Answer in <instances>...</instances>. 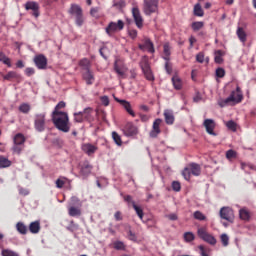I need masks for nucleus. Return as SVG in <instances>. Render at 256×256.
I'll return each mask as SVG.
<instances>
[{
  "label": "nucleus",
  "mask_w": 256,
  "mask_h": 256,
  "mask_svg": "<svg viewBox=\"0 0 256 256\" xmlns=\"http://www.w3.org/2000/svg\"><path fill=\"white\" fill-rule=\"evenodd\" d=\"M51 118H52V123L54 125V127L62 132V133H69L70 128H71V124H70V120H69V115L68 113L65 114H51Z\"/></svg>",
  "instance_id": "nucleus-1"
},
{
  "label": "nucleus",
  "mask_w": 256,
  "mask_h": 256,
  "mask_svg": "<svg viewBox=\"0 0 256 256\" xmlns=\"http://www.w3.org/2000/svg\"><path fill=\"white\" fill-rule=\"evenodd\" d=\"M243 100V95L241 92V88L239 86L236 87V90H233L230 93L228 98L222 99L218 102L219 107L224 108L228 106L230 103L238 104L241 103Z\"/></svg>",
  "instance_id": "nucleus-2"
},
{
  "label": "nucleus",
  "mask_w": 256,
  "mask_h": 256,
  "mask_svg": "<svg viewBox=\"0 0 256 256\" xmlns=\"http://www.w3.org/2000/svg\"><path fill=\"white\" fill-rule=\"evenodd\" d=\"M68 13L73 16L76 26L82 27L84 25L85 17L83 8H81L78 4H71Z\"/></svg>",
  "instance_id": "nucleus-3"
},
{
  "label": "nucleus",
  "mask_w": 256,
  "mask_h": 256,
  "mask_svg": "<svg viewBox=\"0 0 256 256\" xmlns=\"http://www.w3.org/2000/svg\"><path fill=\"white\" fill-rule=\"evenodd\" d=\"M191 175L199 176L201 175V166L197 163H190L188 167L184 168L182 170V176L184 180L190 181Z\"/></svg>",
  "instance_id": "nucleus-4"
},
{
  "label": "nucleus",
  "mask_w": 256,
  "mask_h": 256,
  "mask_svg": "<svg viewBox=\"0 0 256 256\" xmlns=\"http://www.w3.org/2000/svg\"><path fill=\"white\" fill-rule=\"evenodd\" d=\"M197 235L200 239H202L211 246H215L217 243L216 238L207 231L206 227H199L197 229Z\"/></svg>",
  "instance_id": "nucleus-5"
},
{
  "label": "nucleus",
  "mask_w": 256,
  "mask_h": 256,
  "mask_svg": "<svg viewBox=\"0 0 256 256\" xmlns=\"http://www.w3.org/2000/svg\"><path fill=\"white\" fill-rule=\"evenodd\" d=\"M129 69L126 67L124 60L122 58H116L114 63V71L118 75V79H126V72Z\"/></svg>",
  "instance_id": "nucleus-6"
},
{
  "label": "nucleus",
  "mask_w": 256,
  "mask_h": 256,
  "mask_svg": "<svg viewBox=\"0 0 256 256\" xmlns=\"http://www.w3.org/2000/svg\"><path fill=\"white\" fill-rule=\"evenodd\" d=\"M124 27H125V24L123 20H118L117 23L111 21L107 25L105 32L109 37H113L115 33L122 31Z\"/></svg>",
  "instance_id": "nucleus-7"
},
{
  "label": "nucleus",
  "mask_w": 256,
  "mask_h": 256,
  "mask_svg": "<svg viewBox=\"0 0 256 256\" xmlns=\"http://www.w3.org/2000/svg\"><path fill=\"white\" fill-rule=\"evenodd\" d=\"M143 2V12L145 15L150 16L158 11V0H143Z\"/></svg>",
  "instance_id": "nucleus-8"
},
{
  "label": "nucleus",
  "mask_w": 256,
  "mask_h": 256,
  "mask_svg": "<svg viewBox=\"0 0 256 256\" xmlns=\"http://www.w3.org/2000/svg\"><path fill=\"white\" fill-rule=\"evenodd\" d=\"M140 67H141V70L143 71L145 79H147L148 81L155 80V76L152 73L151 66L147 58L142 59V61L140 62Z\"/></svg>",
  "instance_id": "nucleus-9"
},
{
  "label": "nucleus",
  "mask_w": 256,
  "mask_h": 256,
  "mask_svg": "<svg viewBox=\"0 0 256 256\" xmlns=\"http://www.w3.org/2000/svg\"><path fill=\"white\" fill-rule=\"evenodd\" d=\"M45 117L46 114H36L34 117V128L37 132L42 133L45 131Z\"/></svg>",
  "instance_id": "nucleus-10"
},
{
  "label": "nucleus",
  "mask_w": 256,
  "mask_h": 256,
  "mask_svg": "<svg viewBox=\"0 0 256 256\" xmlns=\"http://www.w3.org/2000/svg\"><path fill=\"white\" fill-rule=\"evenodd\" d=\"M219 216L223 220L233 223L234 220V211L231 207H223L219 210Z\"/></svg>",
  "instance_id": "nucleus-11"
},
{
  "label": "nucleus",
  "mask_w": 256,
  "mask_h": 256,
  "mask_svg": "<svg viewBox=\"0 0 256 256\" xmlns=\"http://www.w3.org/2000/svg\"><path fill=\"white\" fill-rule=\"evenodd\" d=\"M142 42H143L142 44H138V49H140L141 51H147L150 54H155L156 52L155 45L149 38L145 37L142 40Z\"/></svg>",
  "instance_id": "nucleus-12"
},
{
  "label": "nucleus",
  "mask_w": 256,
  "mask_h": 256,
  "mask_svg": "<svg viewBox=\"0 0 256 256\" xmlns=\"http://www.w3.org/2000/svg\"><path fill=\"white\" fill-rule=\"evenodd\" d=\"M124 135L128 137H132L138 135L139 130L138 127L133 124V122H127L123 129Z\"/></svg>",
  "instance_id": "nucleus-13"
},
{
  "label": "nucleus",
  "mask_w": 256,
  "mask_h": 256,
  "mask_svg": "<svg viewBox=\"0 0 256 256\" xmlns=\"http://www.w3.org/2000/svg\"><path fill=\"white\" fill-rule=\"evenodd\" d=\"M80 167V175L83 179H86L92 173V165L88 161H84L79 164Z\"/></svg>",
  "instance_id": "nucleus-14"
},
{
  "label": "nucleus",
  "mask_w": 256,
  "mask_h": 256,
  "mask_svg": "<svg viewBox=\"0 0 256 256\" xmlns=\"http://www.w3.org/2000/svg\"><path fill=\"white\" fill-rule=\"evenodd\" d=\"M34 63L38 70H45L47 69L48 59L44 55H38L34 58Z\"/></svg>",
  "instance_id": "nucleus-15"
},
{
  "label": "nucleus",
  "mask_w": 256,
  "mask_h": 256,
  "mask_svg": "<svg viewBox=\"0 0 256 256\" xmlns=\"http://www.w3.org/2000/svg\"><path fill=\"white\" fill-rule=\"evenodd\" d=\"M162 120L160 118H157L152 125V130L150 132L151 138H157L158 135L161 134L160 126H161Z\"/></svg>",
  "instance_id": "nucleus-16"
},
{
  "label": "nucleus",
  "mask_w": 256,
  "mask_h": 256,
  "mask_svg": "<svg viewBox=\"0 0 256 256\" xmlns=\"http://www.w3.org/2000/svg\"><path fill=\"white\" fill-rule=\"evenodd\" d=\"M132 14L137 28L141 29L143 27V18L141 16L139 8L134 7L132 10Z\"/></svg>",
  "instance_id": "nucleus-17"
},
{
  "label": "nucleus",
  "mask_w": 256,
  "mask_h": 256,
  "mask_svg": "<svg viewBox=\"0 0 256 256\" xmlns=\"http://www.w3.org/2000/svg\"><path fill=\"white\" fill-rule=\"evenodd\" d=\"M39 8H40L39 4L35 1H28L25 4V9L27 11L32 10L33 11V16L36 17V18H38L39 15H40Z\"/></svg>",
  "instance_id": "nucleus-18"
},
{
  "label": "nucleus",
  "mask_w": 256,
  "mask_h": 256,
  "mask_svg": "<svg viewBox=\"0 0 256 256\" xmlns=\"http://www.w3.org/2000/svg\"><path fill=\"white\" fill-rule=\"evenodd\" d=\"M85 121L92 123L95 118L93 116L94 109L92 107L84 108L83 111H80Z\"/></svg>",
  "instance_id": "nucleus-19"
},
{
  "label": "nucleus",
  "mask_w": 256,
  "mask_h": 256,
  "mask_svg": "<svg viewBox=\"0 0 256 256\" xmlns=\"http://www.w3.org/2000/svg\"><path fill=\"white\" fill-rule=\"evenodd\" d=\"M164 120L166 125L172 126L175 123V115H174V111L170 110V109H166L164 110Z\"/></svg>",
  "instance_id": "nucleus-20"
},
{
  "label": "nucleus",
  "mask_w": 256,
  "mask_h": 256,
  "mask_svg": "<svg viewBox=\"0 0 256 256\" xmlns=\"http://www.w3.org/2000/svg\"><path fill=\"white\" fill-rule=\"evenodd\" d=\"M117 103H119L120 105L123 106V108L125 109V111L132 116L133 118H135L136 114L134 113L131 103L129 101L126 100H121V99H117L116 98Z\"/></svg>",
  "instance_id": "nucleus-21"
},
{
  "label": "nucleus",
  "mask_w": 256,
  "mask_h": 256,
  "mask_svg": "<svg viewBox=\"0 0 256 256\" xmlns=\"http://www.w3.org/2000/svg\"><path fill=\"white\" fill-rule=\"evenodd\" d=\"M204 127L206 128V132L209 134V135H212V136H216V133L214 132V129L216 127V124L214 122V120L212 119H206L204 121Z\"/></svg>",
  "instance_id": "nucleus-22"
},
{
  "label": "nucleus",
  "mask_w": 256,
  "mask_h": 256,
  "mask_svg": "<svg viewBox=\"0 0 256 256\" xmlns=\"http://www.w3.org/2000/svg\"><path fill=\"white\" fill-rule=\"evenodd\" d=\"M97 150H98V147L90 143H86L82 145V151L86 153L88 156H93Z\"/></svg>",
  "instance_id": "nucleus-23"
},
{
  "label": "nucleus",
  "mask_w": 256,
  "mask_h": 256,
  "mask_svg": "<svg viewBox=\"0 0 256 256\" xmlns=\"http://www.w3.org/2000/svg\"><path fill=\"white\" fill-rule=\"evenodd\" d=\"M85 72L82 74L83 80L86 81L88 86L94 84L95 77L92 70H84Z\"/></svg>",
  "instance_id": "nucleus-24"
},
{
  "label": "nucleus",
  "mask_w": 256,
  "mask_h": 256,
  "mask_svg": "<svg viewBox=\"0 0 256 256\" xmlns=\"http://www.w3.org/2000/svg\"><path fill=\"white\" fill-rule=\"evenodd\" d=\"M28 230L32 234H38L41 231L40 220L33 221L29 224Z\"/></svg>",
  "instance_id": "nucleus-25"
},
{
  "label": "nucleus",
  "mask_w": 256,
  "mask_h": 256,
  "mask_svg": "<svg viewBox=\"0 0 256 256\" xmlns=\"http://www.w3.org/2000/svg\"><path fill=\"white\" fill-rule=\"evenodd\" d=\"M3 79L7 81H19L21 80V75L17 74L15 71H9L7 74L3 76Z\"/></svg>",
  "instance_id": "nucleus-26"
},
{
  "label": "nucleus",
  "mask_w": 256,
  "mask_h": 256,
  "mask_svg": "<svg viewBox=\"0 0 256 256\" xmlns=\"http://www.w3.org/2000/svg\"><path fill=\"white\" fill-rule=\"evenodd\" d=\"M163 59L165 62H170V55H171V47L169 43H165L163 45Z\"/></svg>",
  "instance_id": "nucleus-27"
},
{
  "label": "nucleus",
  "mask_w": 256,
  "mask_h": 256,
  "mask_svg": "<svg viewBox=\"0 0 256 256\" xmlns=\"http://www.w3.org/2000/svg\"><path fill=\"white\" fill-rule=\"evenodd\" d=\"M66 108V103L63 101L58 102V104L55 106L54 111L52 112V115H55L56 113L58 115L60 114H67L66 112L61 111L62 109Z\"/></svg>",
  "instance_id": "nucleus-28"
},
{
  "label": "nucleus",
  "mask_w": 256,
  "mask_h": 256,
  "mask_svg": "<svg viewBox=\"0 0 256 256\" xmlns=\"http://www.w3.org/2000/svg\"><path fill=\"white\" fill-rule=\"evenodd\" d=\"M172 84L175 90H181V88H183V82L181 81V79L179 78V76L174 75L172 77Z\"/></svg>",
  "instance_id": "nucleus-29"
},
{
  "label": "nucleus",
  "mask_w": 256,
  "mask_h": 256,
  "mask_svg": "<svg viewBox=\"0 0 256 256\" xmlns=\"http://www.w3.org/2000/svg\"><path fill=\"white\" fill-rule=\"evenodd\" d=\"M79 66L83 69V71H91V61L88 58H83L79 61Z\"/></svg>",
  "instance_id": "nucleus-30"
},
{
  "label": "nucleus",
  "mask_w": 256,
  "mask_h": 256,
  "mask_svg": "<svg viewBox=\"0 0 256 256\" xmlns=\"http://www.w3.org/2000/svg\"><path fill=\"white\" fill-rule=\"evenodd\" d=\"M193 15L196 17H203L204 16V10L200 3H197L193 7Z\"/></svg>",
  "instance_id": "nucleus-31"
},
{
  "label": "nucleus",
  "mask_w": 256,
  "mask_h": 256,
  "mask_svg": "<svg viewBox=\"0 0 256 256\" xmlns=\"http://www.w3.org/2000/svg\"><path fill=\"white\" fill-rule=\"evenodd\" d=\"M26 142V138L22 133H18L14 137V144L15 145H22L24 146V143Z\"/></svg>",
  "instance_id": "nucleus-32"
},
{
  "label": "nucleus",
  "mask_w": 256,
  "mask_h": 256,
  "mask_svg": "<svg viewBox=\"0 0 256 256\" xmlns=\"http://www.w3.org/2000/svg\"><path fill=\"white\" fill-rule=\"evenodd\" d=\"M237 37L240 39L242 43L247 42V33L243 30L242 27H238L237 29Z\"/></svg>",
  "instance_id": "nucleus-33"
},
{
  "label": "nucleus",
  "mask_w": 256,
  "mask_h": 256,
  "mask_svg": "<svg viewBox=\"0 0 256 256\" xmlns=\"http://www.w3.org/2000/svg\"><path fill=\"white\" fill-rule=\"evenodd\" d=\"M0 62L4 63L9 68L12 67L11 59L2 51H0Z\"/></svg>",
  "instance_id": "nucleus-34"
},
{
  "label": "nucleus",
  "mask_w": 256,
  "mask_h": 256,
  "mask_svg": "<svg viewBox=\"0 0 256 256\" xmlns=\"http://www.w3.org/2000/svg\"><path fill=\"white\" fill-rule=\"evenodd\" d=\"M12 166V162L3 155H0V168H8Z\"/></svg>",
  "instance_id": "nucleus-35"
},
{
  "label": "nucleus",
  "mask_w": 256,
  "mask_h": 256,
  "mask_svg": "<svg viewBox=\"0 0 256 256\" xmlns=\"http://www.w3.org/2000/svg\"><path fill=\"white\" fill-rule=\"evenodd\" d=\"M193 218L200 222L207 221L205 214L199 210L193 212Z\"/></svg>",
  "instance_id": "nucleus-36"
},
{
  "label": "nucleus",
  "mask_w": 256,
  "mask_h": 256,
  "mask_svg": "<svg viewBox=\"0 0 256 256\" xmlns=\"http://www.w3.org/2000/svg\"><path fill=\"white\" fill-rule=\"evenodd\" d=\"M68 212H69V215L71 217H77V216H80L81 215V210L79 207H75V206H70L68 208Z\"/></svg>",
  "instance_id": "nucleus-37"
},
{
  "label": "nucleus",
  "mask_w": 256,
  "mask_h": 256,
  "mask_svg": "<svg viewBox=\"0 0 256 256\" xmlns=\"http://www.w3.org/2000/svg\"><path fill=\"white\" fill-rule=\"evenodd\" d=\"M16 230L19 232V234L26 235L27 234V226L23 222H18L16 224Z\"/></svg>",
  "instance_id": "nucleus-38"
},
{
  "label": "nucleus",
  "mask_w": 256,
  "mask_h": 256,
  "mask_svg": "<svg viewBox=\"0 0 256 256\" xmlns=\"http://www.w3.org/2000/svg\"><path fill=\"white\" fill-rule=\"evenodd\" d=\"M223 50H216L215 51V63L222 64L223 63V56H224Z\"/></svg>",
  "instance_id": "nucleus-39"
},
{
  "label": "nucleus",
  "mask_w": 256,
  "mask_h": 256,
  "mask_svg": "<svg viewBox=\"0 0 256 256\" xmlns=\"http://www.w3.org/2000/svg\"><path fill=\"white\" fill-rule=\"evenodd\" d=\"M204 26H205V23H204V22H202V21H196V22H193V23L191 24V29H192L194 32H197V31L203 29Z\"/></svg>",
  "instance_id": "nucleus-40"
},
{
  "label": "nucleus",
  "mask_w": 256,
  "mask_h": 256,
  "mask_svg": "<svg viewBox=\"0 0 256 256\" xmlns=\"http://www.w3.org/2000/svg\"><path fill=\"white\" fill-rule=\"evenodd\" d=\"M73 120H74L75 123H79V124L86 121L81 112H75L73 114Z\"/></svg>",
  "instance_id": "nucleus-41"
},
{
  "label": "nucleus",
  "mask_w": 256,
  "mask_h": 256,
  "mask_svg": "<svg viewBox=\"0 0 256 256\" xmlns=\"http://www.w3.org/2000/svg\"><path fill=\"white\" fill-rule=\"evenodd\" d=\"M199 253L201 256H210L209 253L211 252V249L209 247H206L204 245H199L198 246Z\"/></svg>",
  "instance_id": "nucleus-42"
},
{
  "label": "nucleus",
  "mask_w": 256,
  "mask_h": 256,
  "mask_svg": "<svg viewBox=\"0 0 256 256\" xmlns=\"http://www.w3.org/2000/svg\"><path fill=\"white\" fill-rule=\"evenodd\" d=\"M183 239L187 243H191L195 240V234L192 233V232H186V233L183 234Z\"/></svg>",
  "instance_id": "nucleus-43"
},
{
  "label": "nucleus",
  "mask_w": 256,
  "mask_h": 256,
  "mask_svg": "<svg viewBox=\"0 0 256 256\" xmlns=\"http://www.w3.org/2000/svg\"><path fill=\"white\" fill-rule=\"evenodd\" d=\"M240 218L243 221H249L250 219V213L247 209H241L240 210Z\"/></svg>",
  "instance_id": "nucleus-44"
},
{
  "label": "nucleus",
  "mask_w": 256,
  "mask_h": 256,
  "mask_svg": "<svg viewBox=\"0 0 256 256\" xmlns=\"http://www.w3.org/2000/svg\"><path fill=\"white\" fill-rule=\"evenodd\" d=\"M112 140H114V142L118 146H122V144H123L121 136L117 132H115V131L112 132Z\"/></svg>",
  "instance_id": "nucleus-45"
},
{
  "label": "nucleus",
  "mask_w": 256,
  "mask_h": 256,
  "mask_svg": "<svg viewBox=\"0 0 256 256\" xmlns=\"http://www.w3.org/2000/svg\"><path fill=\"white\" fill-rule=\"evenodd\" d=\"M1 256H20V254L14 250L4 249L1 250Z\"/></svg>",
  "instance_id": "nucleus-46"
},
{
  "label": "nucleus",
  "mask_w": 256,
  "mask_h": 256,
  "mask_svg": "<svg viewBox=\"0 0 256 256\" xmlns=\"http://www.w3.org/2000/svg\"><path fill=\"white\" fill-rule=\"evenodd\" d=\"M18 110L24 114H28L31 111V106L27 103H23L19 106Z\"/></svg>",
  "instance_id": "nucleus-47"
},
{
  "label": "nucleus",
  "mask_w": 256,
  "mask_h": 256,
  "mask_svg": "<svg viewBox=\"0 0 256 256\" xmlns=\"http://www.w3.org/2000/svg\"><path fill=\"white\" fill-rule=\"evenodd\" d=\"M11 150L15 154L20 155L22 153V151L24 150V145L14 144V146H12Z\"/></svg>",
  "instance_id": "nucleus-48"
},
{
  "label": "nucleus",
  "mask_w": 256,
  "mask_h": 256,
  "mask_svg": "<svg viewBox=\"0 0 256 256\" xmlns=\"http://www.w3.org/2000/svg\"><path fill=\"white\" fill-rule=\"evenodd\" d=\"M138 218H140L143 221L144 212L141 207H139L137 204H134L133 206Z\"/></svg>",
  "instance_id": "nucleus-49"
},
{
  "label": "nucleus",
  "mask_w": 256,
  "mask_h": 256,
  "mask_svg": "<svg viewBox=\"0 0 256 256\" xmlns=\"http://www.w3.org/2000/svg\"><path fill=\"white\" fill-rule=\"evenodd\" d=\"M220 241L222 242L223 247H228L229 246V236H228V234L220 235Z\"/></svg>",
  "instance_id": "nucleus-50"
},
{
  "label": "nucleus",
  "mask_w": 256,
  "mask_h": 256,
  "mask_svg": "<svg viewBox=\"0 0 256 256\" xmlns=\"http://www.w3.org/2000/svg\"><path fill=\"white\" fill-rule=\"evenodd\" d=\"M114 248L118 251H124L126 246H125L124 242L116 241V242H114Z\"/></svg>",
  "instance_id": "nucleus-51"
},
{
  "label": "nucleus",
  "mask_w": 256,
  "mask_h": 256,
  "mask_svg": "<svg viewBox=\"0 0 256 256\" xmlns=\"http://www.w3.org/2000/svg\"><path fill=\"white\" fill-rule=\"evenodd\" d=\"M237 158V152H235L234 150L230 149L226 152V159H236Z\"/></svg>",
  "instance_id": "nucleus-52"
},
{
  "label": "nucleus",
  "mask_w": 256,
  "mask_h": 256,
  "mask_svg": "<svg viewBox=\"0 0 256 256\" xmlns=\"http://www.w3.org/2000/svg\"><path fill=\"white\" fill-rule=\"evenodd\" d=\"M226 127L229 129V130H232L234 132L237 131V123L233 122V121H228L226 123Z\"/></svg>",
  "instance_id": "nucleus-53"
},
{
  "label": "nucleus",
  "mask_w": 256,
  "mask_h": 256,
  "mask_svg": "<svg viewBox=\"0 0 256 256\" xmlns=\"http://www.w3.org/2000/svg\"><path fill=\"white\" fill-rule=\"evenodd\" d=\"M124 201L127 202L128 206L132 205V207H134V205H136V203L133 201V197L131 195H125Z\"/></svg>",
  "instance_id": "nucleus-54"
},
{
  "label": "nucleus",
  "mask_w": 256,
  "mask_h": 256,
  "mask_svg": "<svg viewBox=\"0 0 256 256\" xmlns=\"http://www.w3.org/2000/svg\"><path fill=\"white\" fill-rule=\"evenodd\" d=\"M165 71L169 75H171V73H173V66L171 65V63L169 61L165 62Z\"/></svg>",
  "instance_id": "nucleus-55"
},
{
  "label": "nucleus",
  "mask_w": 256,
  "mask_h": 256,
  "mask_svg": "<svg viewBox=\"0 0 256 256\" xmlns=\"http://www.w3.org/2000/svg\"><path fill=\"white\" fill-rule=\"evenodd\" d=\"M35 74V69L33 67H27L25 69V75L27 77H32Z\"/></svg>",
  "instance_id": "nucleus-56"
},
{
  "label": "nucleus",
  "mask_w": 256,
  "mask_h": 256,
  "mask_svg": "<svg viewBox=\"0 0 256 256\" xmlns=\"http://www.w3.org/2000/svg\"><path fill=\"white\" fill-rule=\"evenodd\" d=\"M100 8L99 7H94L90 9V15L94 18H98V13H99Z\"/></svg>",
  "instance_id": "nucleus-57"
},
{
  "label": "nucleus",
  "mask_w": 256,
  "mask_h": 256,
  "mask_svg": "<svg viewBox=\"0 0 256 256\" xmlns=\"http://www.w3.org/2000/svg\"><path fill=\"white\" fill-rule=\"evenodd\" d=\"M216 76H217V78H219V79L224 78V76H225V70H224L223 68H217V70H216Z\"/></svg>",
  "instance_id": "nucleus-58"
},
{
  "label": "nucleus",
  "mask_w": 256,
  "mask_h": 256,
  "mask_svg": "<svg viewBox=\"0 0 256 256\" xmlns=\"http://www.w3.org/2000/svg\"><path fill=\"white\" fill-rule=\"evenodd\" d=\"M172 189L173 191L179 192L181 190V185L178 181L172 182Z\"/></svg>",
  "instance_id": "nucleus-59"
},
{
  "label": "nucleus",
  "mask_w": 256,
  "mask_h": 256,
  "mask_svg": "<svg viewBox=\"0 0 256 256\" xmlns=\"http://www.w3.org/2000/svg\"><path fill=\"white\" fill-rule=\"evenodd\" d=\"M128 239L131 240V241L136 242L138 240V237L131 230H129L128 231Z\"/></svg>",
  "instance_id": "nucleus-60"
},
{
  "label": "nucleus",
  "mask_w": 256,
  "mask_h": 256,
  "mask_svg": "<svg viewBox=\"0 0 256 256\" xmlns=\"http://www.w3.org/2000/svg\"><path fill=\"white\" fill-rule=\"evenodd\" d=\"M115 221L120 222L123 220L122 212L121 211H116L114 214Z\"/></svg>",
  "instance_id": "nucleus-61"
},
{
  "label": "nucleus",
  "mask_w": 256,
  "mask_h": 256,
  "mask_svg": "<svg viewBox=\"0 0 256 256\" xmlns=\"http://www.w3.org/2000/svg\"><path fill=\"white\" fill-rule=\"evenodd\" d=\"M204 58H205V55L203 52H200L199 54H197L196 56V61L199 62V63H203L204 62Z\"/></svg>",
  "instance_id": "nucleus-62"
},
{
  "label": "nucleus",
  "mask_w": 256,
  "mask_h": 256,
  "mask_svg": "<svg viewBox=\"0 0 256 256\" xmlns=\"http://www.w3.org/2000/svg\"><path fill=\"white\" fill-rule=\"evenodd\" d=\"M101 103L104 104V106H109L110 105V98L107 96L101 97Z\"/></svg>",
  "instance_id": "nucleus-63"
},
{
  "label": "nucleus",
  "mask_w": 256,
  "mask_h": 256,
  "mask_svg": "<svg viewBox=\"0 0 256 256\" xmlns=\"http://www.w3.org/2000/svg\"><path fill=\"white\" fill-rule=\"evenodd\" d=\"M65 185V181H63L62 179H57L56 180V187L58 189H62V187Z\"/></svg>",
  "instance_id": "nucleus-64"
}]
</instances>
